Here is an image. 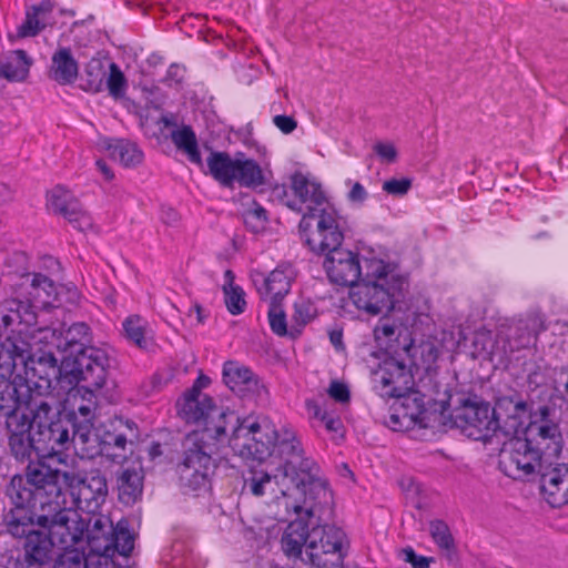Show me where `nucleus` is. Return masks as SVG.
Instances as JSON below:
<instances>
[{"mask_svg":"<svg viewBox=\"0 0 568 568\" xmlns=\"http://www.w3.org/2000/svg\"><path fill=\"white\" fill-rule=\"evenodd\" d=\"M270 438L268 454L257 460L244 479L243 490L255 497L271 496L285 511H305L320 517L329 511L332 491L327 481L320 477V467L304 456L301 442L293 428L283 426Z\"/></svg>","mask_w":568,"mask_h":568,"instance_id":"nucleus-1","label":"nucleus"},{"mask_svg":"<svg viewBox=\"0 0 568 568\" xmlns=\"http://www.w3.org/2000/svg\"><path fill=\"white\" fill-rule=\"evenodd\" d=\"M225 422L217 420L209 428H199L189 433L182 442V452L176 473L182 487L199 491L209 485L213 468L212 454L219 445L227 444L240 457L263 458L268 454L270 438L274 432L266 417L229 416Z\"/></svg>","mask_w":568,"mask_h":568,"instance_id":"nucleus-2","label":"nucleus"},{"mask_svg":"<svg viewBox=\"0 0 568 568\" xmlns=\"http://www.w3.org/2000/svg\"><path fill=\"white\" fill-rule=\"evenodd\" d=\"M293 513L297 518L287 525L281 538L284 554L317 568H341L348 539L343 529L325 523L333 515V499L329 511L321 517L302 510Z\"/></svg>","mask_w":568,"mask_h":568,"instance_id":"nucleus-3","label":"nucleus"},{"mask_svg":"<svg viewBox=\"0 0 568 568\" xmlns=\"http://www.w3.org/2000/svg\"><path fill=\"white\" fill-rule=\"evenodd\" d=\"M62 473L38 463L29 464L26 475H16L6 489L12 508L4 515V523L10 534H23L31 519L49 504L65 501V495L59 486Z\"/></svg>","mask_w":568,"mask_h":568,"instance_id":"nucleus-4","label":"nucleus"},{"mask_svg":"<svg viewBox=\"0 0 568 568\" xmlns=\"http://www.w3.org/2000/svg\"><path fill=\"white\" fill-rule=\"evenodd\" d=\"M2 347L9 351L13 357L14 368L19 364L23 366L24 376L17 374L16 377L29 398H36L32 395L33 392L38 395L49 392L53 387V383L61 377V367L51 353L34 357L30 353L29 344L23 339L9 341Z\"/></svg>","mask_w":568,"mask_h":568,"instance_id":"nucleus-5","label":"nucleus"},{"mask_svg":"<svg viewBox=\"0 0 568 568\" xmlns=\"http://www.w3.org/2000/svg\"><path fill=\"white\" fill-rule=\"evenodd\" d=\"M298 229L305 245L315 254H328L341 248L344 240L342 217L332 205L304 214Z\"/></svg>","mask_w":568,"mask_h":568,"instance_id":"nucleus-6","label":"nucleus"},{"mask_svg":"<svg viewBox=\"0 0 568 568\" xmlns=\"http://www.w3.org/2000/svg\"><path fill=\"white\" fill-rule=\"evenodd\" d=\"M31 413L33 425L37 426V455H57L69 448L72 422L61 419L58 408L42 398L33 402Z\"/></svg>","mask_w":568,"mask_h":568,"instance_id":"nucleus-7","label":"nucleus"},{"mask_svg":"<svg viewBox=\"0 0 568 568\" xmlns=\"http://www.w3.org/2000/svg\"><path fill=\"white\" fill-rule=\"evenodd\" d=\"M34 518L37 525L47 528L52 540L63 549L73 548L84 540L88 516L80 515L67 500L44 506Z\"/></svg>","mask_w":568,"mask_h":568,"instance_id":"nucleus-8","label":"nucleus"},{"mask_svg":"<svg viewBox=\"0 0 568 568\" xmlns=\"http://www.w3.org/2000/svg\"><path fill=\"white\" fill-rule=\"evenodd\" d=\"M57 294L58 287L51 278L40 273L34 274L28 285L29 297L27 301L10 298L0 304L3 326L8 328L14 324L28 327L34 325L37 314L33 302L48 305L51 303V298H55Z\"/></svg>","mask_w":568,"mask_h":568,"instance_id":"nucleus-9","label":"nucleus"},{"mask_svg":"<svg viewBox=\"0 0 568 568\" xmlns=\"http://www.w3.org/2000/svg\"><path fill=\"white\" fill-rule=\"evenodd\" d=\"M62 481L71 496L69 506L88 516L98 514L108 496L106 478L99 469L62 471Z\"/></svg>","mask_w":568,"mask_h":568,"instance_id":"nucleus-10","label":"nucleus"},{"mask_svg":"<svg viewBox=\"0 0 568 568\" xmlns=\"http://www.w3.org/2000/svg\"><path fill=\"white\" fill-rule=\"evenodd\" d=\"M84 539L89 551H118L128 556L134 547V537L129 530V523L120 520L115 526L104 515L88 516Z\"/></svg>","mask_w":568,"mask_h":568,"instance_id":"nucleus-11","label":"nucleus"},{"mask_svg":"<svg viewBox=\"0 0 568 568\" xmlns=\"http://www.w3.org/2000/svg\"><path fill=\"white\" fill-rule=\"evenodd\" d=\"M544 465H549V463H546V457L530 446L524 438L515 435L505 443L500 453V469L508 477L515 479H520L535 471L541 474Z\"/></svg>","mask_w":568,"mask_h":568,"instance_id":"nucleus-12","label":"nucleus"},{"mask_svg":"<svg viewBox=\"0 0 568 568\" xmlns=\"http://www.w3.org/2000/svg\"><path fill=\"white\" fill-rule=\"evenodd\" d=\"M539 417L532 419L524 429V439L538 450L546 463L552 464L562 449V435L557 423L550 420L549 408L542 406L539 409Z\"/></svg>","mask_w":568,"mask_h":568,"instance_id":"nucleus-13","label":"nucleus"},{"mask_svg":"<svg viewBox=\"0 0 568 568\" xmlns=\"http://www.w3.org/2000/svg\"><path fill=\"white\" fill-rule=\"evenodd\" d=\"M13 372V357L9 351L0 347V415L7 418L13 414H24L20 410L22 405H27L31 410L33 402L39 399L29 398L17 377L13 381L10 379Z\"/></svg>","mask_w":568,"mask_h":568,"instance_id":"nucleus-14","label":"nucleus"},{"mask_svg":"<svg viewBox=\"0 0 568 568\" xmlns=\"http://www.w3.org/2000/svg\"><path fill=\"white\" fill-rule=\"evenodd\" d=\"M109 367L110 357L106 351L89 346L77 352L70 373L78 383L100 389L105 384Z\"/></svg>","mask_w":568,"mask_h":568,"instance_id":"nucleus-15","label":"nucleus"},{"mask_svg":"<svg viewBox=\"0 0 568 568\" xmlns=\"http://www.w3.org/2000/svg\"><path fill=\"white\" fill-rule=\"evenodd\" d=\"M179 416L186 423L203 424L202 428H209L217 420L230 419V415L239 416L235 412L224 410L217 407L213 398L207 394L186 393L176 402Z\"/></svg>","mask_w":568,"mask_h":568,"instance_id":"nucleus-16","label":"nucleus"},{"mask_svg":"<svg viewBox=\"0 0 568 568\" xmlns=\"http://www.w3.org/2000/svg\"><path fill=\"white\" fill-rule=\"evenodd\" d=\"M37 525V518L24 527L23 534H11L14 537H26L23 558H18L9 562V568H45L51 559L52 547L57 544L52 540L50 534H44L33 529Z\"/></svg>","mask_w":568,"mask_h":568,"instance_id":"nucleus-17","label":"nucleus"},{"mask_svg":"<svg viewBox=\"0 0 568 568\" xmlns=\"http://www.w3.org/2000/svg\"><path fill=\"white\" fill-rule=\"evenodd\" d=\"M374 388L382 397H402L413 390L414 379L402 362L389 358L373 375Z\"/></svg>","mask_w":568,"mask_h":568,"instance_id":"nucleus-18","label":"nucleus"},{"mask_svg":"<svg viewBox=\"0 0 568 568\" xmlns=\"http://www.w3.org/2000/svg\"><path fill=\"white\" fill-rule=\"evenodd\" d=\"M48 207L63 216L75 230L87 232L93 229L92 216L82 207L79 200L61 185L53 187L48 194Z\"/></svg>","mask_w":568,"mask_h":568,"instance_id":"nucleus-19","label":"nucleus"},{"mask_svg":"<svg viewBox=\"0 0 568 568\" xmlns=\"http://www.w3.org/2000/svg\"><path fill=\"white\" fill-rule=\"evenodd\" d=\"M396 286H383L373 282H357L351 290L349 298L353 304L371 315H377L394 306Z\"/></svg>","mask_w":568,"mask_h":568,"instance_id":"nucleus-20","label":"nucleus"},{"mask_svg":"<svg viewBox=\"0 0 568 568\" xmlns=\"http://www.w3.org/2000/svg\"><path fill=\"white\" fill-rule=\"evenodd\" d=\"M223 381L225 385L241 397L264 400L267 389L261 379L246 366L235 361H227L223 365Z\"/></svg>","mask_w":568,"mask_h":568,"instance_id":"nucleus-21","label":"nucleus"},{"mask_svg":"<svg viewBox=\"0 0 568 568\" xmlns=\"http://www.w3.org/2000/svg\"><path fill=\"white\" fill-rule=\"evenodd\" d=\"M324 268L331 282L352 287L359 281L363 272L359 255L342 248L326 254Z\"/></svg>","mask_w":568,"mask_h":568,"instance_id":"nucleus-22","label":"nucleus"},{"mask_svg":"<svg viewBox=\"0 0 568 568\" xmlns=\"http://www.w3.org/2000/svg\"><path fill=\"white\" fill-rule=\"evenodd\" d=\"M291 187L297 201L286 202V205L304 214L316 213L331 205L320 183L308 179L301 172L291 176Z\"/></svg>","mask_w":568,"mask_h":568,"instance_id":"nucleus-23","label":"nucleus"},{"mask_svg":"<svg viewBox=\"0 0 568 568\" xmlns=\"http://www.w3.org/2000/svg\"><path fill=\"white\" fill-rule=\"evenodd\" d=\"M9 447L16 459L29 460L37 453L36 436H31L33 422L28 414H13L6 419Z\"/></svg>","mask_w":568,"mask_h":568,"instance_id":"nucleus-24","label":"nucleus"},{"mask_svg":"<svg viewBox=\"0 0 568 568\" xmlns=\"http://www.w3.org/2000/svg\"><path fill=\"white\" fill-rule=\"evenodd\" d=\"M459 417L465 422V430L468 432V436L476 440L487 442L499 432V424L496 422L489 404L465 405Z\"/></svg>","mask_w":568,"mask_h":568,"instance_id":"nucleus-25","label":"nucleus"},{"mask_svg":"<svg viewBox=\"0 0 568 568\" xmlns=\"http://www.w3.org/2000/svg\"><path fill=\"white\" fill-rule=\"evenodd\" d=\"M499 432L506 436L516 435L523 427V417L527 414V403L519 395L500 396L491 408Z\"/></svg>","mask_w":568,"mask_h":568,"instance_id":"nucleus-26","label":"nucleus"},{"mask_svg":"<svg viewBox=\"0 0 568 568\" xmlns=\"http://www.w3.org/2000/svg\"><path fill=\"white\" fill-rule=\"evenodd\" d=\"M295 278V271L291 264H280L267 276L258 275L254 284L262 300L268 302H281L291 290Z\"/></svg>","mask_w":568,"mask_h":568,"instance_id":"nucleus-27","label":"nucleus"},{"mask_svg":"<svg viewBox=\"0 0 568 568\" xmlns=\"http://www.w3.org/2000/svg\"><path fill=\"white\" fill-rule=\"evenodd\" d=\"M545 324L540 315L531 314L526 318L519 320L509 339L503 341L501 355H508L519 349L530 346L538 334L545 331Z\"/></svg>","mask_w":568,"mask_h":568,"instance_id":"nucleus-28","label":"nucleus"},{"mask_svg":"<svg viewBox=\"0 0 568 568\" xmlns=\"http://www.w3.org/2000/svg\"><path fill=\"white\" fill-rule=\"evenodd\" d=\"M72 437L70 444L81 458H93L98 455H111L103 449L102 437L93 429L92 423L72 422Z\"/></svg>","mask_w":568,"mask_h":568,"instance_id":"nucleus-29","label":"nucleus"},{"mask_svg":"<svg viewBox=\"0 0 568 568\" xmlns=\"http://www.w3.org/2000/svg\"><path fill=\"white\" fill-rule=\"evenodd\" d=\"M540 489L552 507L568 504V466L560 465L540 474Z\"/></svg>","mask_w":568,"mask_h":568,"instance_id":"nucleus-30","label":"nucleus"},{"mask_svg":"<svg viewBox=\"0 0 568 568\" xmlns=\"http://www.w3.org/2000/svg\"><path fill=\"white\" fill-rule=\"evenodd\" d=\"M79 73V64L70 48L61 47L51 58L49 78L61 85L72 84Z\"/></svg>","mask_w":568,"mask_h":568,"instance_id":"nucleus-31","label":"nucleus"},{"mask_svg":"<svg viewBox=\"0 0 568 568\" xmlns=\"http://www.w3.org/2000/svg\"><path fill=\"white\" fill-rule=\"evenodd\" d=\"M53 11V3L50 0H42L32 4L26 10V19L18 28V37L30 38L39 34L49 23Z\"/></svg>","mask_w":568,"mask_h":568,"instance_id":"nucleus-32","label":"nucleus"},{"mask_svg":"<svg viewBox=\"0 0 568 568\" xmlns=\"http://www.w3.org/2000/svg\"><path fill=\"white\" fill-rule=\"evenodd\" d=\"M93 387L81 385L69 394L68 402L71 406L69 413L70 422H88L92 423L94 410L97 408Z\"/></svg>","mask_w":568,"mask_h":568,"instance_id":"nucleus-33","label":"nucleus"},{"mask_svg":"<svg viewBox=\"0 0 568 568\" xmlns=\"http://www.w3.org/2000/svg\"><path fill=\"white\" fill-rule=\"evenodd\" d=\"M237 164V154L232 158L230 153L223 151H212L206 159L209 173L223 186H233L235 170Z\"/></svg>","mask_w":568,"mask_h":568,"instance_id":"nucleus-34","label":"nucleus"},{"mask_svg":"<svg viewBox=\"0 0 568 568\" xmlns=\"http://www.w3.org/2000/svg\"><path fill=\"white\" fill-rule=\"evenodd\" d=\"M235 170L234 184L240 186L256 189L267 183L268 176L261 165L244 153H237V164Z\"/></svg>","mask_w":568,"mask_h":568,"instance_id":"nucleus-35","label":"nucleus"},{"mask_svg":"<svg viewBox=\"0 0 568 568\" xmlns=\"http://www.w3.org/2000/svg\"><path fill=\"white\" fill-rule=\"evenodd\" d=\"M116 484L120 501L125 505L135 503L143 489L141 470L134 467L122 468L118 474Z\"/></svg>","mask_w":568,"mask_h":568,"instance_id":"nucleus-36","label":"nucleus"},{"mask_svg":"<svg viewBox=\"0 0 568 568\" xmlns=\"http://www.w3.org/2000/svg\"><path fill=\"white\" fill-rule=\"evenodd\" d=\"M32 60L23 50L10 51L0 60V75L9 81H23L29 74Z\"/></svg>","mask_w":568,"mask_h":568,"instance_id":"nucleus-37","label":"nucleus"},{"mask_svg":"<svg viewBox=\"0 0 568 568\" xmlns=\"http://www.w3.org/2000/svg\"><path fill=\"white\" fill-rule=\"evenodd\" d=\"M103 148L112 159L126 168L135 166L143 160V152L135 143L128 140L110 139L104 141Z\"/></svg>","mask_w":568,"mask_h":568,"instance_id":"nucleus-38","label":"nucleus"},{"mask_svg":"<svg viewBox=\"0 0 568 568\" xmlns=\"http://www.w3.org/2000/svg\"><path fill=\"white\" fill-rule=\"evenodd\" d=\"M124 337L141 349L152 345L153 334L149 322L140 315H130L123 323Z\"/></svg>","mask_w":568,"mask_h":568,"instance_id":"nucleus-39","label":"nucleus"},{"mask_svg":"<svg viewBox=\"0 0 568 568\" xmlns=\"http://www.w3.org/2000/svg\"><path fill=\"white\" fill-rule=\"evenodd\" d=\"M91 342L90 327L84 322L73 323L62 333V341L57 345L70 356L77 355L79 349L89 347Z\"/></svg>","mask_w":568,"mask_h":568,"instance_id":"nucleus-40","label":"nucleus"},{"mask_svg":"<svg viewBox=\"0 0 568 568\" xmlns=\"http://www.w3.org/2000/svg\"><path fill=\"white\" fill-rule=\"evenodd\" d=\"M171 139L178 150L183 151L190 162L202 166V158L197 146L195 132L190 125H183L171 133Z\"/></svg>","mask_w":568,"mask_h":568,"instance_id":"nucleus-41","label":"nucleus"},{"mask_svg":"<svg viewBox=\"0 0 568 568\" xmlns=\"http://www.w3.org/2000/svg\"><path fill=\"white\" fill-rule=\"evenodd\" d=\"M363 272L358 282H373L382 284L383 286H395V283L390 281V272L388 265L382 260L377 258H365Z\"/></svg>","mask_w":568,"mask_h":568,"instance_id":"nucleus-42","label":"nucleus"},{"mask_svg":"<svg viewBox=\"0 0 568 568\" xmlns=\"http://www.w3.org/2000/svg\"><path fill=\"white\" fill-rule=\"evenodd\" d=\"M400 398L403 400L400 404L399 412L402 414L415 413V409H416V412H418V414H417L418 416L413 418L414 427H419V428L426 427L427 424H426L425 419H426L427 410L425 408L424 399L418 395V393L410 390L409 393L402 396Z\"/></svg>","mask_w":568,"mask_h":568,"instance_id":"nucleus-43","label":"nucleus"},{"mask_svg":"<svg viewBox=\"0 0 568 568\" xmlns=\"http://www.w3.org/2000/svg\"><path fill=\"white\" fill-rule=\"evenodd\" d=\"M106 72L103 61L100 59H91L85 67V85L87 91L98 93L104 89V79Z\"/></svg>","mask_w":568,"mask_h":568,"instance_id":"nucleus-44","label":"nucleus"},{"mask_svg":"<svg viewBox=\"0 0 568 568\" xmlns=\"http://www.w3.org/2000/svg\"><path fill=\"white\" fill-rule=\"evenodd\" d=\"M429 534L434 542L442 549L448 552L455 548L454 538L450 534L449 527L443 520H433L429 524Z\"/></svg>","mask_w":568,"mask_h":568,"instance_id":"nucleus-45","label":"nucleus"},{"mask_svg":"<svg viewBox=\"0 0 568 568\" xmlns=\"http://www.w3.org/2000/svg\"><path fill=\"white\" fill-rule=\"evenodd\" d=\"M104 85L113 98H121L125 93L128 87L126 79L119 65L114 62L109 64V74L105 75Z\"/></svg>","mask_w":568,"mask_h":568,"instance_id":"nucleus-46","label":"nucleus"},{"mask_svg":"<svg viewBox=\"0 0 568 568\" xmlns=\"http://www.w3.org/2000/svg\"><path fill=\"white\" fill-rule=\"evenodd\" d=\"M243 217L246 227L254 233L263 231L268 220L266 210L256 202L245 210Z\"/></svg>","mask_w":568,"mask_h":568,"instance_id":"nucleus-47","label":"nucleus"},{"mask_svg":"<svg viewBox=\"0 0 568 568\" xmlns=\"http://www.w3.org/2000/svg\"><path fill=\"white\" fill-rule=\"evenodd\" d=\"M317 315V308L315 304L306 298H300L294 303V313L292 315L293 322L298 326L303 327Z\"/></svg>","mask_w":568,"mask_h":568,"instance_id":"nucleus-48","label":"nucleus"},{"mask_svg":"<svg viewBox=\"0 0 568 568\" xmlns=\"http://www.w3.org/2000/svg\"><path fill=\"white\" fill-rule=\"evenodd\" d=\"M225 305L227 311L233 315L242 314L245 311V294L242 287L235 285H224Z\"/></svg>","mask_w":568,"mask_h":568,"instance_id":"nucleus-49","label":"nucleus"},{"mask_svg":"<svg viewBox=\"0 0 568 568\" xmlns=\"http://www.w3.org/2000/svg\"><path fill=\"white\" fill-rule=\"evenodd\" d=\"M398 335V326L389 318H381L374 328V337L381 346H388Z\"/></svg>","mask_w":568,"mask_h":568,"instance_id":"nucleus-50","label":"nucleus"},{"mask_svg":"<svg viewBox=\"0 0 568 568\" xmlns=\"http://www.w3.org/2000/svg\"><path fill=\"white\" fill-rule=\"evenodd\" d=\"M54 568H85L84 552L68 548L55 559Z\"/></svg>","mask_w":568,"mask_h":568,"instance_id":"nucleus-51","label":"nucleus"},{"mask_svg":"<svg viewBox=\"0 0 568 568\" xmlns=\"http://www.w3.org/2000/svg\"><path fill=\"white\" fill-rule=\"evenodd\" d=\"M268 321L271 329L278 336L287 334L286 316L280 306V302H270Z\"/></svg>","mask_w":568,"mask_h":568,"instance_id":"nucleus-52","label":"nucleus"},{"mask_svg":"<svg viewBox=\"0 0 568 568\" xmlns=\"http://www.w3.org/2000/svg\"><path fill=\"white\" fill-rule=\"evenodd\" d=\"M473 344L479 352H484L491 356L499 355V339L494 343L489 331H476L474 334Z\"/></svg>","mask_w":568,"mask_h":568,"instance_id":"nucleus-53","label":"nucleus"},{"mask_svg":"<svg viewBox=\"0 0 568 568\" xmlns=\"http://www.w3.org/2000/svg\"><path fill=\"white\" fill-rule=\"evenodd\" d=\"M118 551H89L84 556L85 568H114L113 557Z\"/></svg>","mask_w":568,"mask_h":568,"instance_id":"nucleus-54","label":"nucleus"},{"mask_svg":"<svg viewBox=\"0 0 568 568\" xmlns=\"http://www.w3.org/2000/svg\"><path fill=\"white\" fill-rule=\"evenodd\" d=\"M418 414V412L415 410V413H405L402 414L399 409H397L395 413H393L389 416V419L387 422V425L389 428L396 432L402 430H408L414 428V419Z\"/></svg>","mask_w":568,"mask_h":568,"instance_id":"nucleus-55","label":"nucleus"},{"mask_svg":"<svg viewBox=\"0 0 568 568\" xmlns=\"http://www.w3.org/2000/svg\"><path fill=\"white\" fill-rule=\"evenodd\" d=\"M412 187V180L408 178L390 179L383 183V191L389 195L403 196Z\"/></svg>","mask_w":568,"mask_h":568,"instance_id":"nucleus-56","label":"nucleus"},{"mask_svg":"<svg viewBox=\"0 0 568 568\" xmlns=\"http://www.w3.org/2000/svg\"><path fill=\"white\" fill-rule=\"evenodd\" d=\"M373 150L383 162L393 163L397 159V150L390 142H377Z\"/></svg>","mask_w":568,"mask_h":568,"instance_id":"nucleus-57","label":"nucleus"},{"mask_svg":"<svg viewBox=\"0 0 568 568\" xmlns=\"http://www.w3.org/2000/svg\"><path fill=\"white\" fill-rule=\"evenodd\" d=\"M400 558L413 566V568H429L430 559L417 555L412 547L400 550Z\"/></svg>","mask_w":568,"mask_h":568,"instance_id":"nucleus-58","label":"nucleus"},{"mask_svg":"<svg viewBox=\"0 0 568 568\" xmlns=\"http://www.w3.org/2000/svg\"><path fill=\"white\" fill-rule=\"evenodd\" d=\"M321 423L324 425L328 433H332L338 437L343 436V423L339 416L334 412L328 410L321 419Z\"/></svg>","mask_w":568,"mask_h":568,"instance_id":"nucleus-59","label":"nucleus"},{"mask_svg":"<svg viewBox=\"0 0 568 568\" xmlns=\"http://www.w3.org/2000/svg\"><path fill=\"white\" fill-rule=\"evenodd\" d=\"M101 440L103 449H106L109 453L111 447L124 450L128 443L125 435L111 433L104 434Z\"/></svg>","mask_w":568,"mask_h":568,"instance_id":"nucleus-60","label":"nucleus"},{"mask_svg":"<svg viewBox=\"0 0 568 568\" xmlns=\"http://www.w3.org/2000/svg\"><path fill=\"white\" fill-rule=\"evenodd\" d=\"M327 393L338 403H347L349 400V389L344 383L333 381Z\"/></svg>","mask_w":568,"mask_h":568,"instance_id":"nucleus-61","label":"nucleus"},{"mask_svg":"<svg viewBox=\"0 0 568 568\" xmlns=\"http://www.w3.org/2000/svg\"><path fill=\"white\" fill-rule=\"evenodd\" d=\"M273 123L284 134H290L297 128L295 119L284 114L275 115L273 118Z\"/></svg>","mask_w":568,"mask_h":568,"instance_id":"nucleus-62","label":"nucleus"},{"mask_svg":"<svg viewBox=\"0 0 568 568\" xmlns=\"http://www.w3.org/2000/svg\"><path fill=\"white\" fill-rule=\"evenodd\" d=\"M184 73H185L184 67H182L178 63H172L166 71V75L163 79V82L166 85L179 84L183 80Z\"/></svg>","mask_w":568,"mask_h":568,"instance_id":"nucleus-63","label":"nucleus"},{"mask_svg":"<svg viewBox=\"0 0 568 568\" xmlns=\"http://www.w3.org/2000/svg\"><path fill=\"white\" fill-rule=\"evenodd\" d=\"M367 192L365 190V187L359 183V182H354L352 184V187L347 194V199L352 202V203H358V204H363L365 202V200L367 199Z\"/></svg>","mask_w":568,"mask_h":568,"instance_id":"nucleus-64","label":"nucleus"}]
</instances>
